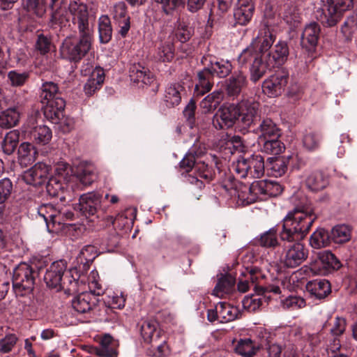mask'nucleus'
Returning <instances> with one entry per match:
<instances>
[{
	"label": "nucleus",
	"instance_id": "nucleus-1",
	"mask_svg": "<svg viewBox=\"0 0 357 357\" xmlns=\"http://www.w3.org/2000/svg\"><path fill=\"white\" fill-rule=\"evenodd\" d=\"M317 218L310 206L300 205L283 219L280 238L283 242L292 243L284 245L280 260L284 267L296 268L307 259L308 249L300 241L305 238Z\"/></svg>",
	"mask_w": 357,
	"mask_h": 357
},
{
	"label": "nucleus",
	"instance_id": "nucleus-2",
	"mask_svg": "<svg viewBox=\"0 0 357 357\" xmlns=\"http://www.w3.org/2000/svg\"><path fill=\"white\" fill-rule=\"evenodd\" d=\"M68 9L70 20L77 31L78 36L66 37L62 43L61 54L63 58L77 63L91 48L94 16L83 0H70Z\"/></svg>",
	"mask_w": 357,
	"mask_h": 357
},
{
	"label": "nucleus",
	"instance_id": "nucleus-3",
	"mask_svg": "<svg viewBox=\"0 0 357 357\" xmlns=\"http://www.w3.org/2000/svg\"><path fill=\"white\" fill-rule=\"evenodd\" d=\"M289 54V46L287 42L278 41L268 54H266L264 61L258 60L257 57H253L251 52L246 51L243 55V61L252 59L254 65L250 69V80L253 82L259 81L268 70L275 67L283 65L287 60ZM255 56V55H254ZM255 56H257L255 55Z\"/></svg>",
	"mask_w": 357,
	"mask_h": 357
},
{
	"label": "nucleus",
	"instance_id": "nucleus-4",
	"mask_svg": "<svg viewBox=\"0 0 357 357\" xmlns=\"http://www.w3.org/2000/svg\"><path fill=\"white\" fill-rule=\"evenodd\" d=\"M204 69L197 73L198 81L195 86V95L200 97L210 91L213 85V77H227L232 70L231 64L224 60H218L208 54L202 58Z\"/></svg>",
	"mask_w": 357,
	"mask_h": 357
},
{
	"label": "nucleus",
	"instance_id": "nucleus-5",
	"mask_svg": "<svg viewBox=\"0 0 357 357\" xmlns=\"http://www.w3.org/2000/svg\"><path fill=\"white\" fill-rule=\"evenodd\" d=\"M275 36L271 33L268 29L265 30L264 32L261 31L259 36L256 38L255 41L252 43V44L243 50L242 52L238 57V63L241 66H246L250 65V70L252 68L254 65V61L252 59H248L245 61H243V55L245 54L246 51L251 52L253 56L257 55L258 60L264 61L266 59V54H268L271 50V47H272L274 41H275Z\"/></svg>",
	"mask_w": 357,
	"mask_h": 357
},
{
	"label": "nucleus",
	"instance_id": "nucleus-6",
	"mask_svg": "<svg viewBox=\"0 0 357 357\" xmlns=\"http://www.w3.org/2000/svg\"><path fill=\"white\" fill-rule=\"evenodd\" d=\"M38 275L36 267L25 262L20 263L13 270V289L21 295L32 291Z\"/></svg>",
	"mask_w": 357,
	"mask_h": 357
},
{
	"label": "nucleus",
	"instance_id": "nucleus-7",
	"mask_svg": "<svg viewBox=\"0 0 357 357\" xmlns=\"http://www.w3.org/2000/svg\"><path fill=\"white\" fill-rule=\"evenodd\" d=\"M232 169L241 178H259L264 174V160L261 155H252L245 158H239L232 165Z\"/></svg>",
	"mask_w": 357,
	"mask_h": 357
},
{
	"label": "nucleus",
	"instance_id": "nucleus-8",
	"mask_svg": "<svg viewBox=\"0 0 357 357\" xmlns=\"http://www.w3.org/2000/svg\"><path fill=\"white\" fill-rule=\"evenodd\" d=\"M38 213L46 222L50 231H56L64 225L66 219H70L73 214L63 212L52 204H43L38 208Z\"/></svg>",
	"mask_w": 357,
	"mask_h": 357
},
{
	"label": "nucleus",
	"instance_id": "nucleus-9",
	"mask_svg": "<svg viewBox=\"0 0 357 357\" xmlns=\"http://www.w3.org/2000/svg\"><path fill=\"white\" fill-rule=\"evenodd\" d=\"M56 109L53 110L52 104L44 109L45 116L52 123L56 124L58 129L63 133L70 132L75 126L74 119L63 115L65 108V100L58 99L54 103Z\"/></svg>",
	"mask_w": 357,
	"mask_h": 357
},
{
	"label": "nucleus",
	"instance_id": "nucleus-10",
	"mask_svg": "<svg viewBox=\"0 0 357 357\" xmlns=\"http://www.w3.org/2000/svg\"><path fill=\"white\" fill-rule=\"evenodd\" d=\"M236 106L244 127H250L260 117L259 103L253 98H243Z\"/></svg>",
	"mask_w": 357,
	"mask_h": 357
},
{
	"label": "nucleus",
	"instance_id": "nucleus-11",
	"mask_svg": "<svg viewBox=\"0 0 357 357\" xmlns=\"http://www.w3.org/2000/svg\"><path fill=\"white\" fill-rule=\"evenodd\" d=\"M238 119L236 105L224 104L213 116L212 123L216 130H227L234 126Z\"/></svg>",
	"mask_w": 357,
	"mask_h": 357
},
{
	"label": "nucleus",
	"instance_id": "nucleus-12",
	"mask_svg": "<svg viewBox=\"0 0 357 357\" xmlns=\"http://www.w3.org/2000/svg\"><path fill=\"white\" fill-rule=\"evenodd\" d=\"M289 80V74L284 70L278 71L263 82V92L269 97L280 96L284 90Z\"/></svg>",
	"mask_w": 357,
	"mask_h": 357
},
{
	"label": "nucleus",
	"instance_id": "nucleus-13",
	"mask_svg": "<svg viewBox=\"0 0 357 357\" xmlns=\"http://www.w3.org/2000/svg\"><path fill=\"white\" fill-rule=\"evenodd\" d=\"M238 197L243 205L265 199L264 181H255L249 187L244 186L243 190L238 192Z\"/></svg>",
	"mask_w": 357,
	"mask_h": 357
},
{
	"label": "nucleus",
	"instance_id": "nucleus-14",
	"mask_svg": "<svg viewBox=\"0 0 357 357\" xmlns=\"http://www.w3.org/2000/svg\"><path fill=\"white\" fill-rule=\"evenodd\" d=\"M67 268V263L64 260L53 262L46 271L44 280L47 286L55 289L57 291L61 290L62 278Z\"/></svg>",
	"mask_w": 357,
	"mask_h": 357
},
{
	"label": "nucleus",
	"instance_id": "nucleus-15",
	"mask_svg": "<svg viewBox=\"0 0 357 357\" xmlns=\"http://www.w3.org/2000/svg\"><path fill=\"white\" fill-rule=\"evenodd\" d=\"M321 6L316 11L315 15L324 26H335L342 18V14L326 0L321 1Z\"/></svg>",
	"mask_w": 357,
	"mask_h": 357
},
{
	"label": "nucleus",
	"instance_id": "nucleus-16",
	"mask_svg": "<svg viewBox=\"0 0 357 357\" xmlns=\"http://www.w3.org/2000/svg\"><path fill=\"white\" fill-rule=\"evenodd\" d=\"M51 167L43 162H38L24 174V181L33 185H40L49 178Z\"/></svg>",
	"mask_w": 357,
	"mask_h": 357
},
{
	"label": "nucleus",
	"instance_id": "nucleus-17",
	"mask_svg": "<svg viewBox=\"0 0 357 357\" xmlns=\"http://www.w3.org/2000/svg\"><path fill=\"white\" fill-rule=\"evenodd\" d=\"M242 278L238 282V290L242 293L246 292L250 286L260 285V280L264 278L261 269L257 266H248L241 273Z\"/></svg>",
	"mask_w": 357,
	"mask_h": 357
},
{
	"label": "nucleus",
	"instance_id": "nucleus-18",
	"mask_svg": "<svg viewBox=\"0 0 357 357\" xmlns=\"http://www.w3.org/2000/svg\"><path fill=\"white\" fill-rule=\"evenodd\" d=\"M101 196L94 192H88L80 196L76 208L84 215H93L101 210Z\"/></svg>",
	"mask_w": 357,
	"mask_h": 357
},
{
	"label": "nucleus",
	"instance_id": "nucleus-19",
	"mask_svg": "<svg viewBox=\"0 0 357 357\" xmlns=\"http://www.w3.org/2000/svg\"><path fill=\"white\" fill-rule=\"evenodd\" d=\"M321 34V27L316 22L307 24L301 35V46L308 52H313L317 44Z\"/></svg>",
	"mask_w": 357,
	"mask_h": 357
},
{
	"label": "nucleus",
	"instance_id": "nucleus-20",
	"mask_svg": "<svg viewBox=\"0 0 357 357\" xmlns=\"http://www.w3.org/2000/svg\"><path fill=\"white\" fill-rule=\"evenodd\" d=\"M129 73L131 81L140 84L141 86L150 85L155 80L154 75L149 69L139 63H132L130 67Z\"/></svg>",
	"mask_w": 357,
	"mask_h": 357
},
{
	"label": "nucleus",
	"instance_id": "nucleus-21",
	"mask_svg": "<svg viewBox=\"0 0 357 357\" xmlns=\"http://www.w3.org/2000/svg\"><path fill=\"white\" fill-rule=\"evenodd\" d=\"M254 10L253 0H241L234 13L236 23L241 26L248 24L253 16Z\"/></svg>",
	"mask_w": 357,
	"mask_h": 357
},
{
	"label": "nucleus",
	"instance_id": "nucleus-22",
	"mask_svg": "<svg viewBox=\"0 0 357 357\" xmlns=\"http://www.w3.org/2000/svg\"><path fill=\"white\" fill-rule=\"evenodd\" d=\"M306 290L312 298L322 300L331 293V286L326 280L317 279L307 283Z\"/></svg>",
	"mask_w": 357,
	"mask_h": 357
},
{
	"label": "nucleus",
	"instance_id": "nucleus-23",
	"mask_svg": "<svg viewBox=\"0 0 357 357\" xmlns=\"http://www.w3.org/2000/svg\"><path fill=\"white\" fill-rule=\"evenodd\" d=\"M22 111V105L17 102L15 105L0 112V127L10 128L17 126Z\"/></svg>",
	"mask_w": 357,
	"mask_h": 357
},
{
	"label": "nucleus",
	"instance_id": "nucleus-24",
	"mask_svg": "<svg viewBox=\"0 0 357 357\" xmlns=\"http://www.w3.org/2000/svg\"><path fill=\"white\" fill-rule=\"evenodd\" d=\"M245 75L242 72L234 73L226 81V92L228 96L236 98L247 86Z\"/></svg>",
	"mask_w": 357,
	"mask_h": 357
},
{
	"label": "nucleus",
	"instance_id": "nucleus-25",
	"mask_svg": "<svg viewBox=\"0 0 357 357\" xmlns=\"http://www.w3.org/2000/svg\"><path fill=\"white\" fill-rule=\"evenodd\" d=\"M254 131L258 135L259 142L270 138H279L281 135L280 130L271 119H264Z\"/></svg>",
	"mask_w": 357,
	"mask_h": 357
},
{
	"label": "nucleus",
	"instance_id": "nucleus-26",
	"mask_svg": "<svg viewBox=\"0 0 357 357\" xmlns=\"http://www.w3.org/2000/svg\"><path fill=\"white\" fill-rule=\"evenodd\" d=\"M40 97L42 98V102L45 104L44 109L47 108L49 106L54 105L58 99L63 100L59 97V88L56 84L52 82H46L43 84L41 87ZM53 110L56 109V107L52 105Z\"/></svg>",
	"mask_w": 357,
	"mask_h": 357
},
{
	"label": "nucleus",
	"instance_id": "nucleus-27",
	"mask_svg": "<svg viewBox=\"0 0 357 357\" xmlns=\"http://www.w3.org/2000/svg\"><path fill=\"white\" fill-rule=\"evenodd\" d=\"M140 332L144 341L146 343L157 342L162 334L158 322L153 319L144 321L140 327Z\"/></svg>",
	"mask_w": 357,
	"mask_h": 357
},
{
	"label": "nucleus",
	"instance_id": "nucleus-28",
	"mask_svg": "<svg viewBox=\"0 0 357 357\" xmlns=\"http://www.w3.org/2000/svg\"><path fill=\"white\" fill-rule=\"evenodd\" d=\"M116 346L114 338L110 335L105 334L100 341V347L95 349V352L101 357H117Z\"/></svg>",
	"mask_w": 357,
	"mask_h": 357
},
{
	"label": "nucleus",
	"instance_id": "nucleus-29",
	"mask_svg": "<svg viewBox=\"0 0 357 357\" xmlns=\"http://www.w3.org/2000/svg\"><path fill=\"white\" fill-rule=\"evenodd\" d=\"M93 300L94 297L91 293H82L73 299L72 307L77 312L84 314L92 309Z\"/></svg>",
	"mask_w": 357,
	"mask_h": 357
},
{
	"label": "nucleus",
	"instance_id": "nucleus-30",
	"mask_svg": "<svg viewBox=\"0 0 357 357\" xmlns=\"http://www.w3.org/2000/svg\"><path fill=\"white\" fill-rule=\"evenodd\" d=\"M18 160L22 165L32 164L36 159L38 152L33 144L29 142L22 143L18 149Z\"/></svg>",
	"mask_w": 357,
	"mask_h": 357
},
{
	"label": "nucleus",
	"instance_id": "nucleus-31",
	"mask_svg": "<svg viewBox=\"0 0 357 357\" xmlns=\"http://www.w3.org/2000/svg\"><path fill=\"white\" fill-rule=\"evenodd\" d=\"M218 309L219 312V321L221 323H227L238 319L241 316V313L236 307L231 306L225 302H219L218 303Z\"/></svg>",
	"mask_w": 357,
	"mask_h": 357
},
{
	"label": "nucleus",
	"instance_id": "nucleus-32",
	"mask_svg": "<svg viewBox=\"0 0 357 357\" xmlns=\"http://www.w3.org/2000/svg\"><path fill=\"white\" fill-rule=\"evenodd\" d=\"M234 284L235 279L231 275H222L213 291V294L217 297L222 298L233 291Z\"/></svg>",
	"mask_w": 357,
	"mask_h": 357
},
{
	"label": "nucleus",
	"instance_id": "nucleus-33",
	"mask_svg": "<svg viewBox=\"0 0 357 357\" xmlns=\"http://www.w3.org/2000/svg\"><path fill=\"white\" fill-rule=\"evenodd\" d=\"M183 87L179 84H169L165 89L164 101L168 107H174L181 101V91Z\"/></svg>",
	"mask_w": 357,
	"mask_h": 357
},
{
	"label": "nucleus",
	"instance_id": "nucleus-34",
	"mask_svg": "<svg viewBox=\"0 0 357 357\" xmlns=\"http://www.w3.org/2000/svg\"><path fill=\"white\" fill-rule=\"evenodd\" d=\"M305 184L310 190L317 192L324 190L328 184V180L321 172L310 173L305 180Z\"/></svg>",
	"mask_w": 357,
	"mask_h": 357
},
{
	"label": "nucleus",
	"instance_id": "nucleus-35",
	"mask_svg": "<svg viewBox=\"0 0 357 357\" xmlns=\"http://www.w3.org/2000/svg\"><path fill=\"white\" fill-rule=\"evenodd\" d=\"M319 266L323 268L320 273H325L331 269H338L340 267V262L336 257L330 251H323L319 253V261L317 262Z\"/></svg>",
	"mask_w": 357,
	"mask_h": 357
},
{
	"label": "nucleus",
	"instance_id": "nucleus-36",
	"mask_svg": "<svg viewBox=\"0 0 357 357\" xmlns=\"http://www.w3.org/2000/svg\"><path fill=\"white\" fill-rule=\"evenodd\" d=\"M105 79L104 73L100 69H96L86 82L84 90L86 96H90L98 90Z\"/></svg>",
	"mask_w": 357,
	"mask_h": 357
},
{
	"label": "nucleus",
	"instance_id": "nucleus-37",
	"mask_svg": "<svg viewBox=\"0 0 357 357\" xmlns=\"http://www.w3.org/2000/svg\"><path fill=\"white\" fill-rule=\"evenodd\" d=\"M174 56V47L170 40L161 42L157 47L154 58L158 61L170 62Z\"/></svg>",
	"mask_w": 357,
	"mask_h": 357
},
{
	"label": "nucleus",
	"instance_id": "nucleus-38",
	"mask_svg": "<svg viewBox=\"0 0 357 357\" xmlns=\"http://www.w3.org/2000/svg\"><path fill=\"white\" fill-rule=\"evenodd\" d=\"M259 349V345L250 338L241 339L235 346L236 352L243 357H252Z\"/></svg>",
	"mask_w": 357,
	"mask_h": 357
},
{
	"label": "nucleus",
	"instance_id": "nucleus-39",
	"mask_svg": "<svg viewBox=\"0 0 357 357\" xmlns=\"http://www.w3.org/2000/svg\"><path fill=\"white\" fill-rule=\"evenodd\" d=\"M224 93L222 90H216L206 96L200 102V107L205 112L215 110L223 100Z\"/></svg>",
	"mask_w": 357,
	"mask_h": 357
},
{
	"label": "nucleus",
	"instance_id": "nucleus-40",
	"mask_svg": "<svg viewBox=\"0 0 357 357\" xmlns=\"http://www.w3.org/2000/svg\"><path fill=\"white\" fill-rule=\"evenodd\" d=\"M31 138L38 144L45 145L51 140V130L45 125L36 126L30 132Z\"/></svg>",
	"mask_w": 357,
	"mask_h": 357
},
{
	"label": "nucleus",
	"instance_id": "nucleus-41",
	"mask_svg": "<svg viewBox=\"0 0 357 357\" xmlns=\"http://www.w3.org/2000/svg\"><path fill=\"white\" fill-rule=\"evenodd\" d=\"M19 139L20 132L18 130H13L7 132L1 142L3 151L6 155L12 154L19 143Z\"/></svg>",
	"mask_w": 357,
	"mask_h": 357
},
{
	"label": "nucleus",
	"instance_id": "nucleus-42",
	"mask_svg": "<svg viewBox=\"0 0 357 357\" xmlns=\"http://www.w3.org/2000/svg\"><path fill=\"white\" fill-rule=\"evenodd\" d=\"M331 242L329 233L324 229H319L315 231L310 236V244L315 248L319 249L326 247Z\"/></svg>",
	"mask_w": 357,
	"mask_h": 357
},
{
	"label": "nucleus",
	"instance_id": "nucleus-43",
	"mask_svg": "<svg viewBox=\"0 0 357 357\" xmlns=\"http://www.w3.org/2000/svg\"><path fill=\"white\" fill-rule=\"evenodd\" d=\"M99 39L102 43H107L112 38V28L109 18L102 15L98 21Z\"/></svg>",
	"mask_w": 357,
	"mask_h": 357
},
{
	"label": "nucleus",
	"instance_id": "nucleus-44",
	"mask_svg": "<svg viewBox=\"0 0 357 357\" xmlns=\"http://www.w3.org/2000/svg\"><path fill=\"white\" fill-rule=\"evenodd\" d=\"M330 237L335 243H344L350 240L351 231L344 225H336L331 229Z\"/></svg>",
	"mask_w": 357,
	"mask_h": 357
},
{
	"label": "nucleus",
	"instance_id": "nucleus-45",
	"mask_svg": "<svg viewBox=\"0 0 357 357\" xmlns=\"http://www.w3.org/2000/svg\"><path fill=\"white\" fill-rule=\"evenodd\" d=\"M265 301L262 293L255 292V294L248 296L243 300V307L249 312H255L259 309Z\"/></svg>",
	"mask_w": 357,
	"mask_h": 357
},
{
	"label": "nucleus",
	"instance_id": "nucleus-46",
	"mask_svg": "<svg viewBox=\"0 0 357 357\" xmlns=\"http://www.w3.org/2000/svg\"><path fill=\"white\" fill-rule=\"evenodd\" d=\"M278 139L270 138L264 139L263 142H259V143H263L262 151L270 155L280 154L284 149V146Z\"/></svg>",
	"mask_w": 357,
	"mask_h": 357
},
{
	"label": "nucleus",
	"instance_id": "nucleus-47",
	"mask_svg": "<svg viewBox=\"0 0 357 357\" xmlns=\"http://www.w3.org/2000/svg\"><path fill=\"white\" fill-rule=\"evenodd\" d=\"M13 191L12 181L5 178L0 180V215L3 214L4 206L2 205L10 196Z\"/></svg>",
	"mask_w": 357,
	"mask_h": 357
},
{
	"label": "nucleus",
	"instance_id": "nucleus-48",
	"mask_svg": "<svg viewBox=\"0 0 357 357\" xmlns=\"http://www.w3.org/2000/svg\"><path fill=\"white\" fill-rule=\"evenodd\" d=\"M259 244L265 248H274L278 245L277 231L274 228L262 234L257 240Z\"/></svg>",
	"mask_w": 357,
	"mask_h": 357
},
{
	"label": "nucleus",
	"instance_id": "nucleus-49",
	"mask_svg": "<svg viewBox=\"0 0 357 357\" xmlns=\"http://www.w3.org/2000/svg\"><path fill=\"white\" fill-rule=\"evenodd\" d=\"M22 3L27 12L37 17H42L45 12L44 6L38 0H22Z\"/></svg>",
	"mask_w": 357,
	"mask_h": 357
},
{
	"label": "nucleus",
	"instance_id": "nucleus-50",
	"mask_svg": "<svg viewBox=\"0 0 357 357\" xmlns=\"http://www.w3.org/2000/svg\"><path fill=\"white\" fill-rule=\"evenodd\" d=\"M77 177L84 185H91L96 178V175L92 167H79L77 172Z\"/></svg>",
	"mask_w": 357,
	"mask_h": 357
},
{
	"label": "nucleus",
	"instance_id": "nucleus-51",
	"mask_svg": "<svg viewBox=\"0 0 357 357\" xmlns=\"http://www.w3.org/2000/svg\"><path fill=\"white\" fill-rule=\"evenodd\" d=\"M192 34V30L183 21L178 20L175 29V36L181 43L188 41Z\"/></svg>",
	"mask_w": 357,
	"mask_h": 357
},
{
	"label": "nucleus",
	"instance_id": "nucleus-52",
	"mask_svg": "<svg viewBox=\"0 0 357 357\" xmlns=\"http://www.w3.org/2000/svg\"><path fill=\"white\" fill-rule=\"evenodd\" d=\"M282 305L285 309L295 310L305 307L306 302L305 300L301 296H289L282 301Z\"/></svg>",
	"mask_w": 357,
	"mask_h": 357
},
{
	"label": "nucleus",
	"instance_id": "nucleus-53",
	"mask_svg": "<svg viewBox=\"0 0 357 357\" xmlns=\"http://www.w3.org/2000/svg\"><path fill=\"white\" fill-rule=\"evenodd\" d=\"M61 289L68 296L75 294L78 291V282L72 275L67 274L61 281Z\"/></svg>",
	"mask_w": 357,
	"mask_h": 357
},
{
	"label": "nucleus",
	"instance_id": "nucleus-54",
	"mask_svg": "<svg viewBox=\"0 0 357 357\" xmlns=\"http://www.w3.org/2000/svg\"><path fill=\"white\" fill-rule=\"evenodd\" d=\"M197 176L203 178L206 182H210L215 177V170L204 162L197 163L195 166Z\"/></svg>",
	"mask_w": 357,
	"mask_h": 357
},
{
	"label": "nucleus",
	"instance_id": "nucleus-55",
	"mask_svg": "<svg viewBox=\"0 0 357 357\" xmlns=\"http://www.w3.org/2000/svg\"><path fill=\"white\" fill-rule=\"evenodd\" d=\"M29 77L28 72L20 73L17 70H11L8 74V78L10 84L13 86H23Z\"/></svg>",
	"mask_w": 357,
	"mask_h": 357
},
{
	"label": "nucleus",
	"instance_id": "nucleus-56",
	"mask_svg": "<svg viewBox=\"0 0 357 357\" xmlns=\"http://www.w3.org/2000/svg\"><path fill=\"white\" fill-rule=\"evenodd\" d=\"M51 47L52 41L50 38L43 33L37 36L35 47L41 54H45L50 52Z\"/></svg>",
	"mask_w": 357,
	"mask_h": 357
},
{
	"label": "nucleus",
	"instance_id": "nucleus-57",
	"mask_svg": "<svg viewBox=\"0 0 357 357\" xmlns=\"http://www.w3.org/2000/svg\"><path fill=\"white\" fill-rule=\"evenodd\" d=\"M321 137L318 133L309 132H307L303 139L304 146L309 150H314L319 146Z\"/></svg>",
	"mask_w": 357,
	"mask_h": 357
},
{
	"label": "nucleus",
	"instance_id": "nucleus-58",
	"mask_svg": "<svg viewBox=\"0 0 357 357\" xmlns=\"http://www.w3.org/2000/svg\"><path fill=\"white\" fill-rule=\"evenodd\" d=\"M17 340L15 334L6 335L0 340V352L3 354L10 352L16 344Z\"/></svg>",
	"mask_w": 357,
	"mask_h": 357
},
{
	"label": "nucleus",
	"instance_id": "nucleus-59",
	"mask_svg": "<svg viewBox=\"0 0 357 357\" xmlns=\"http://www.w3.org/2000/svg\"><path fill=\"white\" fill-rule=\"evenodd\" d=\"M108 220L111 221L117 235H119L118 231H122L129 227V220L123 214H119L114 218L112 216H109Z\"/></svg>",
	"mask_w": 357,
	"mask_h": 357
},
{
	"label": "nucleus",
	"instance_id": "nucleus-60",
	"mask_svg": "<svg viewBox=\"0 0 357 357\" xmlns=\"http://www.w3.org/2000/svg\"><path fill=\"white\" fill-rule=\"evenodd\" d=\"M266 199L268 197H276L282 192L281 185L273 181L264 180Z\"/></svg>",
	"mask_w": 357,
	"mask_h": 357
},
{
	"label": "nucleus",
	"instance_id": "nucleus-61",
	"mask_svg": "<svg viewBox=\"0 0 357 357\" xmlns=\"http://www.w3.org/2000/svg\"><path fill=\"white\" fill-rule=\"evenodd\" d=\"M346 329V320L342 317H337L334 320L333 325L331 328V333L333 337H340Z\"/></svg>",
	"mask_w": 357,
	"mask_h": 357
},
{
	"label": "nucleus",
	"instance_id": "nucleus-62",
	"mask_svg": "<svg viewBox=\"0 0 357 357\" xmlns=\"http://www.w3.org/2000/svg\"><path fill=\"white\" fill-rule=\"evenodd\" d=\"M271 169L275 177L284 175L287 169L286 162L283 159H275L271 162Z\"/></svg>",
	"mask_w": 357,
	"mask_h": 357
},
{
	"label": "nucleus",
	"instance_id": "nucleus-63",
	"mask_svg": "<svg viewBox=\"0 0 357 357\" xmlns=\"http://www.w3.org/2000/svg\"><path fill=\"white\" fill-rule=\"evenodd\" d=\"M342 15L353 6L354 0H326Z\"/></svg>",
	"mask_w": 357,
	"mask_h": 357
},
{
	"label": "nucleus",
	"instance_id": "nucleus-64",
	"mask_svg": "<svg viewBox=\"0 0 357 357\" xmlns=\"http://www.w3.org/2000/svg\"><path fill=\"white\" fill-rule=\"evenodd\" d=\"M195 165V157L192 153H187L180 162V167L185 172H189Z\"/></svg>",
	"mask_w": 357,
	"mask_h": 357
}]
</instances>
